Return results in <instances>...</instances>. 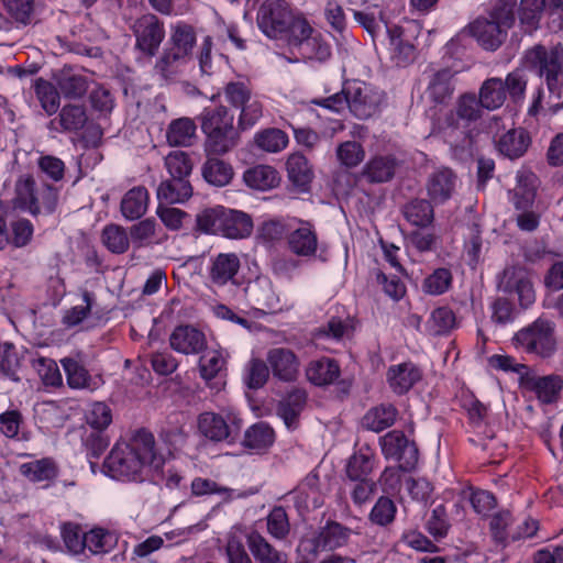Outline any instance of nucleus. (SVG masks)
<instances>
[{
  "mask_svg": "<svg viewBox=\"0 0 563 563\" xmlns=\"http://www.w3.org/2000/svg\"><path fill=\"white\" fill-rule=\"evenodd\" d=\"M421 378V369L412 362L391 365L386 373L389 388L399 396L407 394Z\"/></svg>",
  "mask_w": 563,
  "mask_h": 563,
  "instance_id": "nucleus-15",
  "label": "nucleus"
},
{
  "mask_svg": "<svg viewBox=\"0 0 563 563\" xmlns=\"http://www.w3.org/2000/svg\"><path fill=\"white\" fill-rule=\"evenodd\" d=\"M200 433L213 442H221L227 439L234 440L235 432L228 424L224 418L214 412H203L198 418Z\"/></svg>",
  "mask_w": 563,
  "mask_h": 563,
  "instance_id": "nucleus-29",
  "label": "nucleus"
},
{
  "mask_svg": "<svg viewBox=\"0 0 563 563\" xmlns=\"http://www.w3.org/2000/svg\"><path fill=\"white\" fill-rule=\"evenodd\" d=\"M225 360L218 350H208L199 358L200 375L205 380H211L224 367Z\"/></svg>",
  "mask_w": 563,
  "mask_h": 563,
  "instance_id": "nucleus-63",
  "label": "nucleus"
},
{
  "mask_svg": "<svg viewBox=\"0 0 563 563\" xmlns=\"http://www.w3.org/2000/svg\"><path fill=\"white\" fill-rule=\"evenodd\" d=\"M101 238L104 246L112 253L122 254L129 249V236L120 225H107L102 231Z\"/></svg>",
  "mask_w": 563,
  "mask_h": 563,
  "instance_id": "nucleus-60",
  "label": "nucleus"
},
{
  "mask_svg": "<svg viewBox=\"0 0 563 563\" xmlns=\"http://www.w3.org/2000/svg\"><path fill=\"white\" fill-rule=\"evenodd\" d=\"M303 59L324 62L331 56V46L324 41L321 33L316 32L303 43H299L296 51Z\"/></svg>",
  "mask_w": 563,
  "mask_h": 563,
  "instance_id": "nucleus-49",
  "label": "nucleus"
},
{
  "mask_svg": "<svg viewBox=\"0 0 563 563\" xmlns=\"http://www.w3.org/2000/svg\"><path fill=\"white\" fill-rule=\"evenodd\" d=\"M484 106L475 93H463L456 100L454 111L448 118L450 125L457 126L456 120H462L466 124L475 122L483 117Z\"/></svg>",
  "mask_w": 563,
  "mask_h": 563,
  "instance_id": "nucleus-31",
  "label": "nucleus"
},
{
  "mask_svg": "<svg viewBox=\"0 0 563 563\" xmlns=\"http://www.w3.org/2000/svg\"><path fill=\"white\" fill-rule=\"evenodd\" d=\"M110 440L103 431L100 430H85L82 434V444L86 454L90 461L91 468L96 466V462L109 446Z\"/></svg>",
  "mask_w": 563,
  "mask_h": 563,
  "instance_id": "nucleus-52",
  "label": "nucleus"
},
{
  "mask_svg": "<svg viewBox=\"0 0 563 563\" xmlns=\"http://www.w3.org/2000/svg\"><path fill=\"white\" fill-rule=\"evenodd\" d=\"M165 167L170 177L188 179L192 172V162L187 153L174 151L165 157Z\"/></svg>",
  "mask_w": 563,
  "mask_h": 563,
  "instance_id": "nucleus-61",
  "label": "nucleus"
},
{
  "mask_svg": "<svg viewBox=\"0 0 563 563\" xmlns=\"http://www.w3.org/2000/svg\"><path fill=\"white\" fill-rule=\"evenodd\" d=\"M253 231L252 218L242 211L225 209L222 216V234L228 239H244Z\"/></svg>",
  "mask_w": 563,
  "mask_h": 563,
  "instance_id": "nucleus-32",
  "label": "nucleus"
},
{
  "mask_svg": "<svg viewBox=\"0 0 563 563\" xmlns=\"http://www.w3.org/2000/svg\"><path fill=\"white\" fill-rule=\"evenodd\" d=\"M88 121L87 110L82 104L67 103L58 115L48 123V129L57 132H77Z\"/></svg>",
  "mask_w": 563,
  "mask_h": 563,
  "instance_id": "nucleus-24",
  "label": "nucleus"
},
{
  "mask_svg": "<svg viewBox=\"0 0 563 563\" xmlns=\"http://www.w3.org/2000/svg\"><path fill=\"white\" fill-rule=\"evenodd\" d=\"M398 416L397 408L391 404H380L371 408L363 417L362 424L367 430L380 432L391 427Z\"/></svg>",
  "mask_w": 563,
  "mask_h": 563,
  "instance_id": "nucleus-34",
  "label": "nucleus"
},
{
  "mask_svg": "<svg viewBox=\"0 0 563 563\" xmlns=\"http://www.w3.org/2000/svg\"><path fill=\"white\" fill-rule=\"evenodd\" d=\"M56 84L62 96L70 100L84 98L89 89L88 77L75 71L71 67H64L59 70Z\"/></svg>",
  "mask_w": 563,
  "mask_h": 563,
  "instance_id": "nucleus-25",
  "label": "nucleus"
},
{
  "mask_svg": "<svg viewBox=\"0 0 563 563\" xmlns=\"http://www.w3.org/2000/svg\"><path fill=\"white\" fill-rule=\"evenodd\" d=\"M520 386L533 393L540 402L549 405L558 401L563 389V378L556 374L539 376L529 372L520 377Z\"/></svg>",
  "mask_w": 563,
  "mask_h": 563,
  "instance_id": "nucleus-12",
  "label": "nucleus"
},
{
  "mask_svg": "<svg viewBox=\"0 0 563 563\" xmlns=\"http://www.w3.org/2000/svg\"><path fill=\"white\" fill-rule=\"evenodd\" d=\"M247 547L258 563H288V555L277 550L257 530H251L246 534Z\"/></svg>",
  "mask_w": 563,
  "mask_h": 563,
  "instance_id": "nucleus-22",
  "label": "nucleus"
},
{
  "mask_svg": "<svg viewBox=\"0 0 563 563\" xmlns=\"http://www.w3.org/2000/svg\"><path fill=\"white\" fill-rule=\"evenodd\" d=\"M387 33L389 36L391 47V58L397 66H406L413 62L416 57L415 46L402 38V29L399 26H387Z\"/></svg>",
  "mask_w": 563,
  "mask_h": 563,
  "instance_id": "nucleus-41",
  "label": "nucleus"
},
{
  "mask_svg": "<svg viewBox=\"0 0 563 563\" xmlns=\"http://www.w3.org/2000/svg\"><path fill=\"white\" fill-rule=\"evenodd\" d=\"M267 363L273 376L291 383L299 376L300 361L295 352L287 347H274L267 352Z\"/></svg>",
  "mask_w": 563,
  "mask_h": 563,
  "instance_id": "nucleus-14",
  "label": "nucleus"
},
{
  "mask_svg": "<svg viewBox=\"0 0 563 563\" xmlns=\"http://www.w3.org/2000/svg\"><path fill=\"white\" fill-rule=\"evenodd\" d=\"M380 444L384 456L400 462V468L404 471H410L417 464L418 448L404 432L394 430L386 433Z\"/></svg>",
  "mask_w": 563,
  "mask_h": 563,
  "instance_id": "nucleus-11",
  "label": "nucleus"
},
{
  "mask_svg": "<svg viewBox=\"0 0 563 563\" xmlns=\"http://www.w3.org/2000/svg\"><path fill=\"white\" fill-rule=\"evenodd\" d=\"M341 374L339 363L330 357H321L309 362L306 368L307 379L316 386L333 384Z\"/></svg>",
  "mask_w": 563,
  "mask_h": 563,
  "instance_id": "nucleus-28",
  "label": "nucleus"
},
{
  "mask_svg": "<svg viewBox=\"0 0 563 563\" xmlns=\"http://www.w3.org/2000/svg\"><path fill=\"white\" fill-rule=\"evenodd\" d=\"M241 263L234 253H220L211 258L209 279L213 285L224 286L233 282L239 273Z\"/></svg>",
  "mask_w": 563,
  "mask_h": 563,
  "instance_id": "nucleus-23",
  "label": "nucleus"
},
{
  "mask_svg": "<svg viewBox=\"0 0 563 563\" xmlns=\"http://www.w3.org/2000/svg\"><path fill=\"white\" fill-rule=\"evenodd\" d=\"M517 349L541 358L551 357L556 351L555 324L549 319L538 318L519 330L512 338Z\"/></svg>",
  "mask_w": 563,
  "mask_h": 563,
  "instance_id": "nucleus-7",
  "label": "nucleus"
},
{
  "mask_svg": "<svg viewBox=\"0 0 563 563\" xmlns=\"http://www.w3.org/2000/svg\"><path fill=\"white\" fill-rule=\"evenodd\" d=\"M0 433L8 439L30 441L31 432L25 429L22 413L18 409L7 410L0 415Z\"/></svg>",
  "mask_w": 563,
  "mask_h": 563,
  "instance_id": "nucleus-40",
  "label": "nucleus"
},
{
  "mask_svg": "<svg viewBox=\"0 0 563 563\" xmlns=\"http://www.w3.org/2000/svg\"><path fill=\"white\" fill-rule=\"evenodd\" d=\"M274 442V430L264 422L250 427L244 434L243 444L252 450H263Z\"/></svg>",
  "mask_w": 563,
  "mask_h": 563,
  "instance_id": "nucleus-51",
  "label": "nucleus"
},
{
  "mask_svg": "<svg viewBox=\"0 0 563 563\" xmlns=\"http://www.w3.org/2000/svg\"><path fill=\"white\" fill-rule=\"evenodd\" d=\"M500 291L518 295L521 307L528 308L536 300V292L528 271L520 265L505 267L498 279Z\"/></svg>",
  "mask_w": 563,
  "mask_h": 563,
  "instance_id": "nucleus-10",
  "label": "nucleus"
},
{
  "mask_svg": "<svg viewBox=\"0 0 563 563\" xmlns=\"http://www.w3.org/2000/svg\"><path fill=\"white\" fill-rule=\"evenodd\" d=\"M201 130L206 134L205 151L208 155H223L239 142L234 115L224 106L205 109L200 117Z\"/></svg>",
  "mask_w": 563,
  "mask_h": 563,
  "instance_id": "nucleus-3",
  "label": "nucleus"
},
{
  "mask_svg": "<svg viewBox=\"0 0 563 563\" xmlns=\"http://www.w3.org/2000/svg\"><path fill=\"white\" fill-rule=\"evenodd\" d=\"M404 217L416 227H427L434 218L433 207L427 199L416 198L406 203L402 208Z\"/></svg>",
  "mask_w": 563,
  "mask_h": 563,
  "instance_id": "nucleus-47",
  "label": "nucleus"
},
{
  "mask_svg": "<svg viewBox=\"0 0 563 563\" xmlns=\"http://www.w3.org/2000/svg\"><path fill=\"white\" fill-rule=\"evenodd\" d=\"M224 207L207 208L196 216V230L207 234H222Z\"/></svg>",
  "mask_w": 563,
  "mask_h": 563,
  "instance_id": "nucleus-53",
  "label": "nucleus"
},
{
  "mask_svg": "<svg viewBox=\"0 0 563 563\" xmlns=\"http://www.w3.org/2000/svg\"><path fill=\"white\" fill-rule=\"evenodd\" d=\"M35 96L47 115L57 112L60 106V91L48 80L37 78L34 82Z\"/></svg>",
  "mask_w": 563,
  "mask_h": 563,
  "instance_id": "nucleus-48",
  "label": "nucleus"
},
{
  "mask_svg": "<svg viewBox=\"0 0 563 563\" xmlns=\"http://www.w3.org/2000/svg\"><path fill=\"white\" fill-rule=\"evenodd\" d=\"M163 459L156 453L152 432L140 429L128 443H117L103 463L104 473L120 481H137L146 467L158 470Z\"/></svg>",
  "mask_w": 563,
  "mask_h": 563,
  "instance_id": "nucleus-1",
  "label": "nucleus"
},
{
  "mask_svg": "<svg viewBox=\"0 0 563 563\" xmlns=\"http://www.w3.org/2000/svg\"><path fill=\"white\" fill-rule=\"evenodd\" d=\"M19 368L20 358L14 345L8 342L0 344V373L13 382H20Z\"/></svg>",
  "mask_w": 563,
  "mask_h": 563,
  "instance_id": "nucleus-58",
  "label": "nucleus"
},
{
  "mask_svg": "<svg viewBox=\"0 0 563 563\" xmlns=\"http://www.w3.org/2000/svg\"><path fill=\"white\" fill-rule=\"evenodd\" d=\"M528 68L544 78L548 90L556 98L563 92V46L556 44L550 48L536 45L525 54Z\"/></svg>",
  "mask_w": 563,
  "mask_h": 563,
  "instance_id": "nucleus-5",
  "label": "nucleus"
},
{
  "mask_svg": "<svg viewBox=\"0 0 563 563\" xmlns=\"http://www.w3.org/2000/svg\"><path fill=\"white\" fill-rule=\"evenodd\" d=\"M14 190L16 206L34 217L52 214L57 208L58 188L48 184L37 188L34 177L30 174L18 178Z\"/></svg>",
  "mask_w": 563,
  "mask_h": 563,
  "instance_id": "nucleus-6",
  "label": "nucleus"
},
{
  "mask_svg": "<svg viewBox=\"0 0 563 563\" xmlns=\"http://www.w3.org/2000/svg\"><path fill=\"white\" fill-rule=\"evenodd\" d=\"M196 124L189 118H179L170 122L166 137L172 146H190L196 137Z\"/></svg>",
  "mask_w": 563,
  "mask_h": 563,
  "instance_id": "nucleus-45",
  "label": "nucleus"
},
{
  "mask_svg": "<svg viewBox=\"0 0 563 563\" xmlns=\"http://www.w3.org/2000/svg\"><path fill=\"white\" fill-rule=\"evenodd\" d=\"M398 161L393 155H377L372 157L363 167L362 175L368 183H386L394 178Z\"/></svg>",
  "mask_w": 563,
  "mask_h": 563,
  "instance_id": "nucleus-27",
  "label": "nucleus"
},
{
  "mask_svg": "<svg viewBox=\"0 0 563 563\" xmlns=\"http://www.w3.org/2000/svg\"><path fill=\"white\" fill-rule=\"evenodd\" d=\"M19 471L29 481L38 483L54 479L58 474V466L53 459L43 457L21 464Z\"/></svg>",
  "mask_w": 563,
  "mask_h": 563,
  "instance_id": "nucleus-44",
  "label": "nucleus"
},
{
  "mask_svg": "<svg viewBox=\"0 0 563 563\" xmlns=\"http://www.w3.org/2000/svg\"><path fill=\"white\" fill-rule=\"evenodd\" d=\"M254 141L261 150L268 153H278L286 148L288 136L279 129L269 128L256 133Z\"/></svg>",
  "mask_w": 563,
  "mask_h": 563,
  "instance_id": "nucleus-55",
  "label": "nucleus"
},
{
  "mask_svg": "<svg viewBox=\"0 0 563 563\" xmlns=\"http://www.w3.org/2000/svg\"><path fill=\"white\" fill-rule=\"evenodd\" d=\"M170 46L167 48L176 55V58H181L186 62L196 45V32L194 26L185 22H178L172 27Z\"/></svg>",
  "mask_w": 563,
  "mask_h": 563,
  "instance_id": "nucleus-30",
  "label": "nucleus"
},
{
  "mask_svg": "<svg viewBox=\"0 0 563 563\" xmlns=\"http://www.w3.org/2000/svg\"><path fill=\"white\" fill-rule=\"evenodd\" d=\"M374 470V454L369 448H361L355 452L345 465V474L349 481L371 479Z\"/></svg>",
  "mask_w": 563,
  "mask_h": 563,
  "instance_id": "nucleus-38",
  "label": "nucleus"
},
{
  "mask_svg": "<svg viewBox=\"0 0 563 563\" xmlns=\"http://www.w3.org/2000/svg\"><path fill=\"white\" fill-rule=\"evenodd\" d=\"M289 250L303 257L313 256L318 249V236L311 223L300 221L299 227L287 236Z\"/></svg>",
  "mask_w": 563,
  "mask_h": 563,
  "instance_id": "nucleus-21",
  "label": "nucleus"
},
{
  "mask_svg": "<svg viewBox=\"0 0 563 563\" xmlns=\"http://www.w3.org/2000/svg\"><path fill=\"white\" fill-rule=\"evenodd\" d=\"M506 96L512 103L519 104L525 100L528 76L521 68L510 71L504 79Z\"/></svg>",
  "mask_w": 563,
  "mask_h": 563,
  "instance_id": "nucleus-56",
  "label": "nucleus"
},
{
  "mask_svg": "<svg viewBox=\"0 0 563 563\" xmlns=\"http://www.w3.org/2000/svg\"><path fill=\"white\" fill-rule=\"evenodd\" d=\"M455 327V314L448 307L434 309L427 321V331L431 335L449 333Z\"/></svg>",
  "mask_w": 563,
  "mask_h": 563,
  "instance_id": "nucleus-54",
  "label": "nucleus"
},
{
  "mask_svg": "<svg viewBox=\"0 0 563 563\" xmlns=\"http://www.w3.org/2000/svg\"><path fill=\"white\" fill-rule=\"evenodd\" d=\"M452 79L453 73L449 68L433 74L427 88L428 97L435 103H445L454 91Z\"/></svg>",
  "mask_w": 563,
  "mask_h": 563,
  "instance_id": "nucleus-43",
  "label": "nucleus"
},
{
  "mask_svg": "<svg viewBox=\"0 0 563 563\" xmlns=\"http://www.w3.org/2000/svg\"><path fill=\"white\" fill-rule=\"evenodd\" d=\"M223 95L225 101L238 109L247 103L249 99L254 96L247 79L229 81L223 88Z\"/></svg>",
  "mask_w": 563,
  "mask_h": 563,
  "instance_id": "nucleus-57",
  "label": "nucleus"
},
{
  "mask_svg": "<svg viewBox=\"0 0 563 563\" xmlns=\"http://www.w3.org/2000/svg\"><path fill=\"white\" fill-rule=\"evenodd\" d=\"M478 98L488 111L501 108L507 100L504 80L499 77L484 80L478 90Z\"/></svg>",
  "mask_w": 563,
  "mask_h": 563,
  "instance_id": "nucleus-36",
  "label": "nucleus"
},
{
  "mask_svg": "<svg viewBox=\"0 0 563 563\" xmlns=\"http://www.w3.org/2000/svg\"><path fill=\"white\" fill-rule=\"evenodd\" d=\"M60 363L70 388L96 390L103 385L102 377L100 375L91 376L79 361L73 357H65Z\"/></svg>",
  "mask_w": 563,
  "mask_h": 563,
  "instance_id": "nucleus-20",
  "label": "nucleus"
},
{
  "mask_svg": "<svg viewBox=\"0 0 563 563\" xmlns=\"http://www.w3.org/2000/svg\"><path fill=\"white\" fill-rule=\"evenodd\" d=\"M352 529L334 521L329 520L323 527H320L314 538L312 539L314 552L327 551L333 552L349 545Z\"/></svg>",
  "mask_w": 563,
  "mask_h": 563,
  "instance_id": "nucleus-13",
  "label": "nucleus"
},
{
  "mask_svg": "<svg viewBox=\"0 0 563 563\" xmlns=\"http://www.w3.org/2000/svg\"><path fill=\"white\" fill-rule=\"evenodd\" d=\"M201 173L208 184L217 187L228 185L234 175L232 166L217 157H208L202 165Z\"/></svg>",
  "mask_w": 563,
  "mask_h": 563,
  "instance_id": "nucleus-42",
  "label": "nucleus"
},
{
  "mask_svg": "<svg viewBox=\"0 0 563 563\" xmlns=\"http://www.w3.org/2000/svg\"><path fill=\"white\" fill-rule=\"evenodd\" d=\"M531 139L528 132L522 129H512L503 134L497 143L499 153L510 159L521 157L528 150Z\"/></svg>",
  "mask_w": 563,
  "mask_h": 563,
  "instance_id": "nucleus-33",
  "label": "nucleus"
},
{
  "mask_svg": "<svg viewBox=\"0 0 563 563\" xmlns=\"http://www.w3.org/2000/svg\"><path fill=\"white\" fill-rule=\"evenodd\" d=\"M131 30L135 37V48L153 57L165 38V27L155 14L146 13L134 20Z\"/></svg>",
  "mask_w": 563,
  "mask_h": 563,
  "instance_id": "nucleus-9",
  "label": "nucleus"
},
{
  "mask_svg": "<svg viewBox=\"0 0 563 563\" xmlns=\"http://www.w3.org/2000/svg\"><path fill=\"white\" fill-rule=\"evenodd\" d=\"M538 177L530 170H518L516 186L508 191V197L516 210L532 208L536 200Z\"/></svg>",
  "mask_w": 563,
  "mask_h": 563,
  "instance_id": "nucleus-18",
  "label": "nucleus"
},
{
  "mask_svg": "<svg viewBox=\"0 0 563 563\" xmlns=\"http://www.w3.org/2000/svg\"><path fill=\"white\" fill-rule=\"evenodd\" d=\"M148 207V191L143 186L133 187L121 200V212L128 220L140 219Z\"/></svg>",
  "mask_w": 563,
  "mask_h": 563,
  "instance_id": "nucleus-37",
  "label": "nucleus"
},
{
  "mask_svg": "<svg viewBox=\"0 0 563 563\" xmlns=\"http://www.w3.org/2000/svg\"><path fill=\"white\" fill-rule=\"evenodd\" d=\"M169 344L173 350L183 354H199L207 346L206 335L199 329L186 324L178 325L169 336Z\"/></svg>",
  "mask_w": 563,
  "mask_h": 563,
  "instance_id": "nucleus-16",
  "label": "nucleus"
},
{
  "mask_svg": "<svg viewBox=\"0 0 563 563\" xmlns=\"http://www.w3.org/2000/svg\"><path fill=\"white\" fill-rule=\"evenodd\" d=\"M452 284V273L450 269L441 267L433 271L424 278L422 289L424 292L433 296L444 294Z\"/></svg>",
  "mask_w": 563,
  "mask_h": 563,
  "instance_id": "nucleus-62",
  "label": "nucleus"
},
{
  "mask_svg": "<svg viewBox=\"0 0 563 563\" xmlns=\"http://www.w3.org/2000/svg\"><path fill=\"white\" fill-rule=\"evenodd\" d=\"M118 536L103 528L86 532V549L93 555L110 553L118 545Z\"/></svg>",
  "mask_w": 563,
  "mask_h": 563,
  "instance_id": "nucleus-46",
  "label": "nucleus"
},
{
  "mask_svg": "<svg viewBox=\"0 0 563 563\" xmlns=\"http://www.w3.org/2000/svg\"><path fill=\"white\" fill-rule=\"evenodd\" d=\"M286 168L290 183L296 186L300 192L309 191L314 173L308 158L301 153H292L287 158Z\"/></svg>",
  "mask_w": 563,
  "mask_h": 563,
  "instance_id": "nucleus-26",
  "label": "nucleus"
},
{
  "mask_svg": "<svg viewBox=\"0 0 563 563\" xmlns=\"http://www.w3.org/2000/svg\"><path fill=\"white\" fill-rule=\"evenodd\" d=\"M251 296L257 305L273 309L278 303V298L273 290L272 282L267 278H257L250 287Z\"/></svg>",
  "mask_w": 563,
  "mask_h": 563,
  "instance_id": "nucleus-64",
  "label": "nucleus"
},
{
  "mask_svg": "<svg viewBox=\"0 0 563 563\" xmlns=\"http://www.w3.org/2000/svg\"><path fill=\"white\" fill-rule=\"evenodd\" d=\"M307 391L303 388L294 387L277 405V415L289 430L299 427L300 415L307 405Z\"/></svg>",
  "mask_w": 563,
  "mask_h": 563,
  "instance_id": "nucleus-17",
  "label": "nucleus"
},
{
  "mask_svg": "<svg viewBox=\"0 0 563 563\" xmlns=\"http://www.w3.org/2000/svg\"><path fill=\"white\" fill-rule=\"evenodd\" d=\"M243 179L250 188L264 191L278 186L280 177L274 167L257 165L245 170Z\"/></svg>",
  "mask_w": 563,
  "mask_h": 563,
  "instance_id": "nucleus-39",
  "label": "nucleus"
},
{
  "mask_svg": "<svg viewBox=\"0 0 563 563\" xmlns=\"http://www.w3.org/2000/svg\"><path fill=\"white\" fill-rule=\"evenodd\" d=\"M397 512L395 503L386 496H380L373 506L368 519L372 523L387 527L394 522Z\"/></svg>",
  "mask_w": 563,
  "mask_h": 563,
  "instance_id": "nucleus-59",
  "label": "nucleus"
},
{
  "mask_svg": "<svg viewBox=\"0 0 563 563\" xmlns=\"http://www.w3.org/2000/svg\"><path fill=\"white\" fill-rule=\"evenodd\" d=\"M294 13L285 0H264L257 11L256 22L261 31L271 38L287 33Z\"/></svg>",
  "mask_w": 563,
  "mask_h": 563,
  "instance_id": "nucleus-8",
  "label": "nucleus"
},
{
  "mask_svg": "<svg viewBox=\"0 0 563 563\" xmlns=\"http://www.w3.org/2000/svg\"><path fill=\"white\" fill-rule=\"evenodd\" d=\"M267 533L277 541H284L290 533L288 515L282 506L274 507L265 518Z\"/></svg>",
  "mask_w": 563,
  "mask_h": 563,
  "instance_id": "nucleus-50",
  "label": "nucleus"
},
{
  "mask_svg": "<svg viewBox=\"0 0 563 563\" xmlns=\"http://www.w3.org/2000/svg\"><path fill=\"white\" fill-rule=\"evenodd\" d=\"M517 0H497L488 18H478L470 24L471 34L487 51H496L506 40L515 23Z\"/></svg>",
  "mask_w": 563,
  "mask_h": 563,
  "instance_id": "nucleus-4",
  "label": "nucleus"
},
{
  "mask_svg": "<svg viewBox=\"0 0 563 563\" xmlns=\"http://www.w3.org/2000/svg\"><path fill=\"white\" fill-rule=\"evenodd\" d=\"M456 181L457 176L452 169L442 167L434 170L430 174L426 184L430 200L435 205L448 201L455 190Z\"/></svg>",
  "mask_w": 563,
  "mask_h": 563,
  "instance_id": "nucleus-19",
  "label": "nucleus"
},
{
  "mask_svg": "<svg viewBox=\"0 0 563 563\" xmlns=\"http://www.w3.org/2000/svg\"><path fill=\"white\" fill-rule=\"evenodd\" d=\"M384 92L360 80L347 81L339 93L316 100L314 103L339 112L347 106L358 119L366 120L380 111Z\"/></svg>",
  "mask_w": 563,
  "mask_h": 563,
  "instance_id": "nucleus-2",
  "label": "nucleus"
},
{
  "mask_svg": "<svg viewBox=\"0 0 563 563\" xmlns=\"http://www.w3.org/2000/svg\"><path fill=\"white\" fill-rule=\"evenodd\" d=\"M192 195V187L188 179L170 177L163 180L157 188V198L167 203H181Z\"/></svg>",
  "mask_w": 563,
  "mask_h": 563,
  "instance_id": "nucleus-35",
  "label": "nucleus"
}]
</instances>
